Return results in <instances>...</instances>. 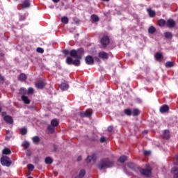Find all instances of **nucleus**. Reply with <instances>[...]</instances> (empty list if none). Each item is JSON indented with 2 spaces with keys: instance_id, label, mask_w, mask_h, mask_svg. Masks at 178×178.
<instances>
[{
  "instance_id": "nucleus-44",
  "label": "nucleus",
  "mask_w": 178,
  "mask_h": 178,
  "mask_svg": "<svg viewBox=\"0 0 178 178\" xmlns=\"http://www.w3.org/2000/svg\"><path fill=\"white\" fill-rule=\"evenodd\" d=\"M174 163L175 165H178V155H177L174 159Z\"/></svg>"
},
{
  "instance_id": "nucleus-18",
  "label": "nucleus",
  "mask_w": 178,
  "mask_h": 178,
  "mask_svg": "<svg viewBox=\"0 0 178 178\" xmlns=\"http://www.w3.org/2000/svg\"><path fill=\"white\" fill-rule=\"evenodd\" d=\"M163 138L165 140H169L170 138V134L168 130H165L163 133Z\"/></svg>"
},
{
  "instance_id": "nucleus-32",
  "label": "nucleus",
  "mask_w": 178,
  "mask_h": 178,
  "mask_svg": "<svg viewBox=\"0 0 178 178\" xmlns=\"http://www.w3.org/2000/svg\"><path fill=\"white\" fill-rule=\"evenodd\" d=\"M26 79H27V77L26 76V75L24 74H21L19 76V78L18 79L20 81H26Z\"/></svg>"
},
{
  "instance_id": "nucleus-52",
  "label": "nucleus",
  "mask_w": 178,
  "mask_h": 178,
  "mask_svg": "<svg viewBox=\"0 0 178 178\" xmlns=\"http://www.w3.org/2000/svg\"><path fill=\"white\" fill-rule=\"evenodd\" d=\"M24 19H25V17H23V16H22V17H20V20H24Z\"/></svg>"
},
{
  "instance_id": "nucleus-3",
  "label": "nucleus",
  "mask_w": 178,
  "mask_h": 178,
  "mask_svg": "<svg viewBox=\"0 0 178 178\" xmlns=\"http://www.w3.org/2000/svg\"><path fill=\"white\" fill-rule=\"evenodd\" d=\"M1 163L3 165V166H7L9 168V166L12 165V161H10V159L8 157V156H3L1 158Z\"/></svg>"
},
{
  "instance_id": "nucleus-13",
  "label": "nucleus",
  "mask_w": 178,
  "mask_h": 178,
  "mask_svg": "<svg viewBox=\"0 0 178 178\" xmlns=\"http://www.w3.org/2000/svg\"><path fill=\"white\" fill-rule=\"evenodd\" d=\"M171 173L174 178H178V168L177 167H174L171 169Z\"/></svg>"
},
{
  "instance_id": "nucleus-30",
  "label": "nucleus",
  "mask_w": 178,
  "mask_h": 178,
  "mask_svg": "<svg viewBox=\"0 0 178 178\" xmlns=\"http://www.w3.org/2000/svg\"><path fill=\"white\" fill-rule=\"evenodd\" d=\"M51 124L53 127H56V126L59 124V122L58 121V120L54 119L51 120Z\"/></svg>"
},
{
  "instance_id": "nucleus-39",
  "label": "nucleus",
  "mask_w": 178,
  "mask_h": 178,
  "mask_svg": "<svg viewBox=\"0 0 178 178\" xmlns=\"http://www.w3.org/2000/svg\"><path fill=\"white\" fill-rule=\"evenodd\" d=\"M22 147H24V148L27 149L29 147H30V143L29 142H24L22 143Z\"/></svg>"
},
{
  "instance_id": "nucleus-14",
  "label": "nucleus",
  "mask_w": 178,
  "mask_h": 178,
  "mask_svg": "<svg viewBox=\"0 0 178 178\" xmlns=\"http://www.w3.org/2000/svg\"><path fill=\"white\" fill-rule=\"evenodd\" d=\"M90 18L92 23H98V22H99V17L95 14L92 15Z\"/></svg>"
},
{
  "instance_id": "nucleus-22",
  "label": "nucleus",
  "mask_w": 178,
  "mask_h": 178,
  "mask_svg": "<svg viewBox=\"0 0 178 178\" xmlns=\"http://www.w3.org/2000/svg\"><path fill=\"white\" fill-rule=\"evenodd\" d=\"M127 161V156H121L118 159V162H120V163H124Z\"/></svg>"
},
{
  "instance_id": "nucleus-54",
  "label": "nucleus",
  "mask_w": 178,
  "mask_h": 178,
  "mask_svg": "<svg viewBox=\"0 0 178 178\" xmlns=\"http://www.w3.org/2000/svg\"><path fill=\"white\" fill-rule=\"evenodd\" d=\"M102 1H104L106 2H108L109 0H102Z\"/></svg>"
},
{
  "instance_id": "nucleus-38",
  "label": "nucleus",
  "mask_w": 178,
  "mask_h": 178,
  "mask_svg": "<svg viewBox=\"0 0 178 178\" xmlns=\"http://www.w3.org/2000/svg\"><path fill=\"white\" fill-rule=\"evenodd\" d=\"M33 141L35 144H38L40 143V137H38V136L33 137Z\"/></svg>"
},
{
  "instance_id": "nucleus-45",
  "label": "nucleus",
  "mask_w": 178,
  "mask_h": 178,
  "mask_svg": "<svg viewBox=\"0 0 178 178\" xmlns=\"http://www.w3.org/2000/svg\"><path fill=\"white\" fill-rule=\"evenodd\" d=\"M3 81H5V78L0 74V83H3Z\"/></svg>"
},
{
  "instance_id": "nucleus-33",
  "label": "nucleus",
  "mask_w": 178,
  "mask_h": 178,
  "mask_svg": "<svg viewBox=\"0 0 178 178\" xmlns=\"http://www.w3.org/2000/svg\"><path fill=\"white\" fill-rule=\"evenodd\" d=\"M175 66V63L172 61H168L165 63V67H173Z\"/></svg>"
},
{
  "instance_id": "nucleus-15",
  "label": "nucleus",
  "mask_w": 178,
  "mask_h": 178,
  "mask_svg": "<svg viewBox=\"0 0 178 178\" xmlns=\"http://www.w3.org/2000/svg\"><path fill=\"white\" fill-rule=\"evenodd\" d=\"M169 111V106L168 105H163L160 108V112L161 113H165Z\"/></svg>"
},
{
  "instance_id": "nucleus-12",
  "label": "nucleus",
  "mask_w": 178,
  "mask_h": 178,
  "mask_svg": "<svg viewBox=\"0 0 178 178\" xmlns=\"http://www.w3.org/2000/svg\"><path fill=\"white\" fill-rule=\"evenodd\" d=\"M91 161H93V162H95V161H97V156L95 154H93L92 156H88V158L86 159L87 163H90Z\"/></svg>"
},
{
  "instance_id": "nucleus-25",
  "label": "nucleus",
  "mask_w": 178,
  "mask_h": 178,
  "mask_svg": "<svg viewBox=\"0 0 178 178\" xmlns=\"http://www.w3.org/2000/svg\"><path fill=\"white\" fill-rule=\"evenodd\" d=\"M164 37H165V38L172 40V38H173V35L170 32H165L164 33Z\"/></svg>"
},
{
  "instance_id": "nucleus-21",
  "label": "nucleus",
  "mask_w": 178,
  "mask_h": 178,
  "mask_svg": "<svg viewBox=\"0 0 178 178\" xmlns=\"http://www.w3.org/2000/svg\"><path fill=\"white\" fill-rule=\"evenodd\" d=\"M30 7V0H24L22 2V8H29Z\"/></svg>"
},
{
  "instance_id": "nucleus-51",
  "label": "nucleus",
  "mask_w": 178,
  "mask_h": 178,
  "mask_svg": "<svg viewBox=\"0 0 178 178\" xmlns=\"http://www.w3.org/2000/svg\"><path fill=\"white\" fill-rule=\"evenodd\" d=\"M77 161H78V162H80V161H81V156H79L78 158H77Z\"/></svg>"
},
{
  "instance_id": "nucleus-16",
  "label": "nucleus",
  "mask_w": 178,
  "mask_h": 178,
  "mask_svg": "<svg viewBox=\"0 0 178 178\" xmlns=\"http://www.w3.org/2000/svg\"><path fill=\"white\" fill-rule=\"evenodd\" d=\"M4 120L5 122H6V123H8L9 124H12V123H13V119L9 115L4 116Z\"/></svg>"
},
{
  "instance_id": "nucleus-4",
  "label": "nucleus",
  "mask_w": 178,
  "mask_h": 178,
  "mask_svg": "<svg viewBox=\"0 0 178 178\" xmlns=\"http://www.w3.org/2000/svg\"><path fill=\"white\" fill-rule=\"evenodd\" d=\"M101 44L102 46V48H106L109 45V42H111V40L109 39V37L104 35L101 38L100 40Z\"/></svg>"
},
{
  "instance_id": "nucleus-56",
  "label": "nucleus",
  "mask_w": 178,
  "mask_h": 178,
  "mask_svg": "<svg viewBox=\"0 0 178 178\" xmlns=\"http://www.w3.org/2000/svg\"><path fill=\"white\" fill-rule=\"evenodd\" d=\"M76 23H79V21H76Z\"/></svg>"
},
{
  "instance_id": "nucleus-6",
  "label": "nucleus",
  "mask_w": 178,
  "mask_h": 178,
  "mask_svg": "<svg viewBox=\"0 0 178 178\" xmlns=\"http://www.w3.org/2000/svg\"><path fill=\"white\" fill-rule=\"evenodd\" d=\"M140 173H141L143 176H146V177H149L151 176L152 170L151 168H145L140 169Z\"/></svg>"
},
{
  "instance_id": "nucleus-41",
  "label": "nucleus",
  "mask_w": 178,
  "mask_h": 178,
  "mask_svg": "<svg viewBox=\"0 0 178 178\" xmlns=\"http://www.w3.org/2000/svg\"><path fill=\"white\" fill-rule=\"evenodd\" d=\"M34 93V89L33 88H29L28 89V95H31V94H33Z\"/></svg>"
},
{
  "instance_id": "nucleus-24",
  "label": "nucleus",
  "mask_w": 178,
  "mask_h": 178,
  "mask_svg": "<svg viewBox=\"0 0 178 178\" xmlns=\"http://www.w3.org/2000/svg\"><path fill=\"white\" fill-rule=\"evenodd\" d=\"M140 113H141V111H140V110H138V108H134L132 111V115L133 116H138V115H140Z\"/></svg>"
},
{
  "instance_id": "nucleus-46",
  "label": "nucleus",
  "mask_w": 178,
  "mask_h": 178,
  "mask_svg": "<svg viewBox=\"0 0 178 178\" xmlns=\"http://www.w3.org/2000/svg\"><path fill=\"white\" fill-rule=\"evenodd\" d=\"M105 141H106V138H105V137L102 136L100 138V143H105Z\"/></svg>"
},
{
  "instance_id": "nucleus-49",
  "label": "nucleus",
  "mask_w": 178,
  "mask_h": 178,
  "mask_svg": "<svg viewBox=\"0 0 178 178\" xmlns=\"http://www.w3.org/2000/svg\"><path fill=\"white\" fill-rule=\"evenodd\" d=\"M94 59H95V60H97V62H100L101 61V60L99 59V57H95Z\"/></svg>"
},
{
  "instance_id": "nucleus-36",
  "label": "nucleus",
  "mask_w": 178,
  "mask_h": 178,
  "mask_svg": "<svg viewBox=\"0 0 178 178\" xmlns=\"http://www.w3.org/2000/svg\"><path fill=\"white\" fill-rule=\"evenodd\" d=\"M20 134H22V136H26V134H27V129L26 128H22L20 129Z\"/></svg>"
},
{
  "instance_id": "nucleus-19",
  "label": "nucleus",
  "mask_w": 178,
  "mask_h": 178,
  "mask_svg": "<svg viewBox=\"0 0 178 178\" xmlns=\"http://www.w3.org/2000/svg\"><path fill=\"white\" fill-rule=\"evenodd\" d=\"M147 12L150 17H155V15H156L155 11L151 10V8H147Z\"/></svg>"
},
{
  "instance_id": "nucleus-20",
  "label": "nucleus",
  "mask_w": 178,
  "mask_h": 178,
  "mask_svg": "<svg viewBox=\"0 0 178 178\" xmlns=\"http://www.w3.org/2000/svg\"><path fill=\"white\" fill-rule=\"evenodd\" d=\"M86 176V170H81L79 172L78 176H76L75 178H83Z\"/></svg>"
},
{
  "instance_id": "nucleus-11",
  "label": "nucleus",
  "mask_w": 178,
  "mask_h": 178,
  "mask_svg": "<svg viewBox=\"0 0 178 178\" xmlns=\"http://www.w3.org/2000/svg\"><path fill=\"white\" fill-rule=\"evenodd\" d=\"M36 88H38V90H42L44 87H45V83L42 81H40L35 83Z\"/></svg>"
},
{
  "instance_id": "nucleus-2",
  "label": "nucleus",
  "mask_w": 178,
  "mask_h": 178,
  "mask_svg": "<svg viewBox=\"0 0 178 178\" xmlns=\"http://www.w3.org/2000/svg\"><path fill=\"white\" fill-rule=\"evenodd\" d=\"M113 166V161L109 160V159H103L98 164V168L101 170L102 169H108V168H112Z\"/></svg>"
},
{
  "instance_id": "nucleus-9",
  "label": "nucleus",
  "mask_w": 178,
  "mask_h": 178,
  "mask_svg": "<svg viewBox=\"0 0 178 178\" xmlns=\"http://www.w3.org/2000/svg\"><path fill=\"white\" fill-rule=\"evenodd\" d=\"M165 24L168 29H173L175 26H176V22L172 19H170L166 22Z\"/></svg>"
},
{
  "instance_id": "nucleus-1",
  "label": "nucleus",
  "mask_w": 178,
  "mask_h": 178,
  "mask_svg": "<svg viewBox=\"0 0 178 178\" xmlns=\"http://www.w3.org/2000/svg\"><path fill=\"white\" fill-rule=\"evenodd\" d=\"M63 54L64 55H70L72 58H75V59H81L83 55L84 54V49H79L77 51L72 50L71 52H69V50H63Z\"/></svg>"
},
{
  "instance_id": "nucleus-43",
  "label": "nucleus",
  "mask_w": 178,
  "mask_h": 178,
  "mask_svg": "<svg viewBox=\"0 0 178 178\" xmlns=\"http://www.w3.org/2000/svg\"><path fill=\"white\" fill-rule=\"evenodd\" d=\"M128 167H129L131 169H134L136 168V165L133 163H128Z\"/></svg>"
},
{
  "instance_id": "nucleus-48",
  "label": "nucleus",
  "mask_w": 178,
  "mask_h": 178,
  "mask_svg": "<svg viewBox=\"0 0 178 178\" xmlns=\"http://www.w3.org/2000/svg\"><path fill=\"white\" fill-rule=\"evenodd\" d=\"M108 131H109L110 133L113 131V127H108Z\"/></svg>"
},
{
  "instance_id": "nucleus-53",
  "label": "nucleus",
  "mask_w": 178,
  "mask_h": 178,
  "mask_svg": "<svg viewBox=\"0 0 178 178\" xmlns=\"http://www.w3.org/2000/svg\"><path fill=\"white\" fill-rule=\"evenodd\" d=\"M2 111V108L1 107V104H0V112Z\"/></svg>"
},
{
  "instance_id": "nucleus-5",
  "label": "nucleus",
  "mask_w": 178,
  "mask_h": 178,
  "mask_svg": "<svg viewBox=\"0 0 178 178\" xmlns=\"http://www.w3.org/2000/svg\"><path fill=\"white\" fill-rule=\"evenodd\" d=\"M77 60H73L72 57H67L66 58V63L67 65H74V66H80V60L76 58Z\"/></svg>"
},
{
  "instance_id": "nucleus-47",
  "label": "nucleus",
  "mask_w": 178,
  "mask_h": 178,
  "mask_svg": "<svg viewBox=\"0 0 178 178\" xmlns=\"http://www.w3.org/2000/svg\"><path fill=\"white\" fill-rule=\"evenodd\" d=\"M144 155L147 156V155H151V152L149 151H145L143 152Z\"/></svg>"
},
{
  "instance_id": "nucleus-29",
  "label": "nucleus",
  "mask_w": 178,
  "mask_h": 178,
  "mask_svg": "<svg viewBox=\"0 0 178 178\" xmlns=\"http://www.w3.org/2000/svg\"><path fill=\"white\" fill-rule=\"evenodd\" d=\"M155 31H156V29L154 26H150L148 29L149 34H154V33H155Z\"/></svg>"
},
{
  "instance_id": "nucleus-50",
  "label": "nucleus",
  "mask_w": 178,
  "mask_h": 178,
  "mask_svg": "<svg viewBox=\"0 0 178 178\" xmlns=\"http://www.w3.org/2000/svg\"><path fill=\"white\" fill-rule=\"evenodd\" d=\"M60 0H52L53 2H54V3H58V2H59Z\"/></svg>"
},
{
  "instance_id": "nucleus-55",
  "label": "nucleus",
  "mask_w": 178,
  "mask_h": 178,
  "mask_svg": "<svg viewBox=\"0 0 178 178\" xmlns=\"http://www.w3.org/2000/svg\"><path fill=\"white\" fill-rule=\"evenodd\" d=\"M10 131H7V134H9Z\"/></svg>"
},
{
  "instance_id": "nucleus-34",
  "label": "nucleus",
  "mask_w": 178,
  "mask_h": 178,
  "mask_svg": "<svg viewBox=\"0 0 178 178\" xmlns=\"http://www.w3.org/2000/svg\"><path fill=\"white\" fill-rule=\"evenodd\" d=\"M62 23H64V24H67L69 23V18L67 17H63L61 18Z\"/></svg>"
},
{
  "instance_id": "nucleus-35",
  "label": "nucleus",
  "mask_w": 178,
  "mask_h": 178,
  "mask_svg": "<svg viewBox=\"0 0 178 178\" xmlns=\"http://www.w3.org/2000/svg\"><path fill=\"white\" fill-rule=\"evenodd\" d=\"M52 162H53L52 158L47 157L45 159V163H47V165H51V163H52Z\"/></svg>"
},
{
  "instance_id": "nucleus-57",
  "label": "nucleus",
  "mask_w": 178,
  "mask_h": 178,
  "mask_svg": "<svg viewBox=\"0 0 178 178\" xmlns=\"http://www.w3.org/2000/svg\"><path fill=\"white\" fill-rule=\"evenodd\" d=\"M26 154H27V155H29V152H27Z\"/></svg>"
},
{
  "instance_id": "nucleus-28",
  "label": "nucleus",
  "mask_w": 178,
  "mask_h": 178,
  "mask_svg": "<svg viewBox=\"0 0 178 178\" xmlns=\"http://www.w3.org/2000/svg\"><path fill=\"white\" fill-rule=\"evenodd\" d=\"M166 24V21H165V19H160L158 21V25L160 27H163V26H165Z\"/></svg>"
},
{
  "instance_id": "nucleus-42",
  "label": "nucleus",
  "mask_w": 178,
  "mask_h": 178,
  "mask_svg": "<svg viewBox=\"0 0 178 178\" xmlns=\"http://www.w3.org/2000/svg\"><path fill=\"white\" fill-rule=\"evenodd\" d=\"M37 52H38L39 54H44V49L41 47H38L37 49Z\"/></svg>"
},
{
  "instance_id": "nucleus-26",
  "label": "nucleus",
  "mask_w": 178,
  "mask_h": 178,
  "mask_svg": "<svg viewBox=\"0 0 178 178\" xmlns=\"http://www.w3.org/2000/svg\"><path fill=\"white\" fill-rule=\"evenodd\" d=\"M2 154L4 155H10V154H12V151H10L9 148H5L3 149Z\"/></svg>"
},
{
  "instance_id": "nucleus-31",
  "label": "nucleus",
  "mask_w": 178,
  "mask_h": 178,
  "mask_svg": "<svg viewBox=\"0 0 178 178\" xmlns=\"http://www.w3.org/2000/svg\"><path fill=\"white\" fill-rule=\"evenodd\" d=\"M124 113H125V115H127V116H131L132 111L130 108H127V109L124 110Z\"/></svg>"
},
{
  "instance_id": "nucleus-8",
  "label": "nucleus",
  "mask_w": 178,
  "mask_h": 178,
  "mask_svg": "<svg viewBox=\"0 0 178 178\" xmlns=\"http://www.w3.org/2000/svg\"><path fill=\"white\" fill-rule=\"evenodd\" d=\"M98 57L100 58V59L106 60V59H108V58H109V54H108L105 51H99L98 53Z\"/></svg>"
},
{
  "instance_id": "nucleus-37",
  "label": "nucleus",
  "mask_w": 178,
  "mask_h": 178,
  "mask_svg": "<svg viewBox=\"0 0 178 178\" xmlns=\"http://www.w3.org/2000/svg\"><path fill=\"white\" fill-rule=\"evenodd\" d=\"M47 130H48L49 133H51V134L55 133V128H54V127L48 126Z\"/></svg>"
},
{
  "instance_id": "nucleus-7",
  "label": "nucleus",
  "mask_w": 178,
  "mask_h": 178,
  "mask_svg": "<svg viewBox=\"0 0 178 178\" xmlns=\"http://www.w3.org/2000/svg\"><path fill=\"white\" fill-rule=\"evenodd\" d=\"M92 115V110L88 109L86 111H81L80 113L81 118H90Z\"/></svg>"
},
{
  "instance_id": "nucleus-17",
  "label": "nucleus",
  "mask_w": 178,
  "mask_h": 178,
  "mask_svg": "<svg viewBox=\"0 0 178 178\" xmlns=\"http://www.w3.org/2000/svg\"><path fill=\"white\" fill-rule=\"evenodd\" d=\"M154 58L156 60H162V59H163V56L161 53H156Z\"/></svg>"
},
{
  "instance_id": "nucleus-40",
  "label": "nucleus",
  "mask_w": 178,
  "mask_h": 178,
  "mask_svg": "<svg viewBox=\"0 0 178 178\" xmlns=\"http://www.w3.org/2000/svg\"><path fill=\"white\" fill-rule=\"evenodd\" d=\"M27 168L29 169V170L33 172V170H34V165L33 164H29L27 165Z\"/></svg>"
},
{
  "instance_id": "nucleus-10",
  "label": "nucleus",
  "mask_w": 178,
  "mask_h": 178,
  "mask_svg": "<svg viewBox=\"0 0 178 178\" xmlns=\"http://www.w3.org/2000/svg\"><path fill=\"white\" fill-rule=\"evenodd\" d=\"M87 65H94V58L91 56H87L85 58Z\"/></svg>"
},
{
  "instance_id": "nucleus-27",
  "label": "nucleus",
  "mask_w": 178,
  "mask_h": 178,
  "mask_svg": "<svg viewBox=\"0 0 178 178\" xmlns=\"http://www.w3.org/2000/svg\"><path fill=\"white\" fill-rule=\"evenodd\" d=\"M22 99L24 102V104H30V100L29 99V97L27 96H22Z\"/></svg>"
},
{
  "instance_id": "nucleus-23",
  "label": "nucleus",
  "mask_w": 178,
  "mask_h": 178,
  "mask_svg": "<svg viewBox=\"0 0 178 178\" xmlns=\"http://www.w3.org/2000/svg\"><path fill=\"white\" fill-rule=\"evenodd\" d=\"M60 89L63 90V91H66V90H67V88H69V85H67V83H61L60 86Z\"/></svg>"
}]
</instances>
